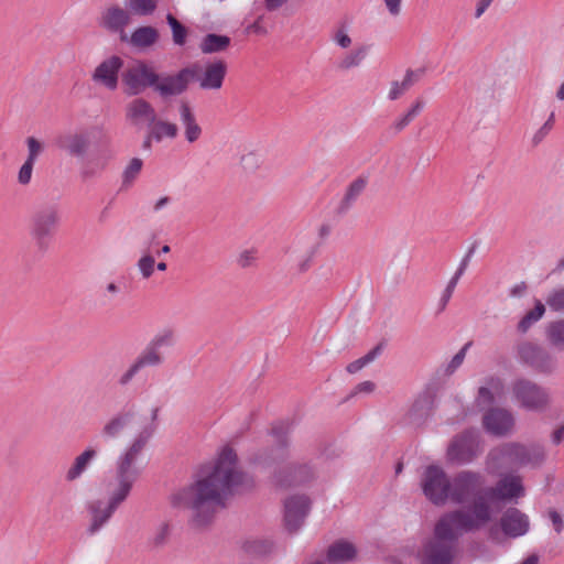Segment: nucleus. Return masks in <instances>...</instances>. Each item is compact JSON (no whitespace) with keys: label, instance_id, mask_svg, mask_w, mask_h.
Returning a JSON list of instances; mask_svg holds the SVG:
<instances>
[{"label":"nucleus","instance_id":"f257e3e1","mask_svg":"<svg viewBox=\"0 0 564 564\" xmlns=\"http://www.w3.org/2000/svg\"><path fill=\"white\" fill-rule=\"evenodd\" d=\"M235 451L224 447L210 469L172 495L174 507L191 510V523L195 528L209 525L235 491L252 487V478L239 469Z\"/></svg>","mask_w":564,"mask_h":564},{"label":"nucleus","instance_id":"f03ea898","mask_svg":"<svg viewBox=\"0 0 564 564\" xmlns=\"http://www.w3.org/2000/svg\"><path fill=\"white\" fill-rule=\"evenodd\" d=\"M158 412L156 408L150 415L141 414L133 409L122 411L108 420L101 430L105 440H113L121 435L130 438L117 456L110 476L132 490L148 465L145 451L155 432Z\"/></svg>","mask_w":564,"mask_h":564},{"label":"nucleus","instance_id":"7ed1b4c3","mask_svg":"<svg viewBox=\"0 0 564 564\" xmlns=\"http://www.w3.org/2000/svg\"><path fill=\"white\" fill-rule=\"evenodd\" d=\"M491 518L490 505L479 498L467 508L443 514L435 524L434 535L455 543L464 533L477 531Z\"/></svg>","mask_w":564,"mask_h":564},{"label":"nucleus","instance_id":"20e7f679","mask_svg":"<svg viewBox=\"0 0 564 564\" xmlns=\"http://www.w3.org/2000/svg\"><path fill=\"white\" fill-rule=\"evenodd\" d=\"M545 452L539 444L522 445L506 443L494 448L489 455V464L495 468L511 466H539L544 462Z\"/></svg>","mask_w":564,"mask_h":564},{"label":"nucleus","instance_id":"39448f33","mask_svg":"<svg viewBox=\"0 0 564 564\" xmlns=\"http://www.w3.org/2000/svg\"><path fill=\"white\" fill-rule=\"evenodd\" d=\"M105 491L107 495L106 501L97 499L88 506L91 517L90 533L97 532L107 523L115 511L129 498L132 489L110 476L105 481Z\"/></svg>","mask_w":564,"mask_h":564},{"label":"nucleus","instance_id":"423d86ee","mask_svg":"<svg viewBox=\"0 0 564 564\" xmlns=\"http://www.w3.org/2000/svg\"><path fill=\"white\" fill-rule=\"evenodd\" d=\"M62 221L61 204L57 200L39 203L30 216V236L40 247H46Z\"/></svg>","mask_w":564,"mask_h":564},{"label":"nucleus","instance_id":"0eeeda50","mask_svg":"<svg viewBox=\"0 0 564 564\" xmlns=\"http://www.w3.org/2000/svg\"><path fill=\"white\" fill-rule=\"evenodd\" d=\"M175 343V333L173 329L165 328L159 332L144 347L135 360L129 368L120 376L118 383L127 386L131 380L145 367H159L165 358L161 349L163 347H171Z\"/></svg>","mask_w":564,"mask_h":564},{"label":"nucleus","instance_id":"6e6552de","mask_svg":"<svg viewBox=\"0 0 564 564\" xmlns=\"http://www.w3.org/2000/svg\"><path fill=\"white\" fill-rule=\"evenodd\" d=\"M482 498L489 505V490L485 487V479L479 473L463 470L457 473L451 481L449 500L455 503L477 501Z\"/></svg>","mask_w":564,"mask_h":564},{"label":"nucleus","instance_id":"1a4fd4ad","mask_svg":"<svg viewBox=\"0 0 564 564\" xmlns=\"http://www.w3.org/2000/svg\"><path fill=\"white\" fill-rule=\"evenodd\" d=\"M121 82L126 95L137 96L149 87L154 89L158 82V73L150 64L135 59L123 69Z\"/></svg>","mask_w":564,"mask_h":564},{"label":"nucleus","instance_id":"9d476101","mask_svg":"<svg viewBox=\"0 0 564 564\" xmlns=\"http://www.w3.org/2000/svg\"><path fill=\"white\" fill-rule=\"evenodd\" d=\"M451 481L445 470L436 465L425 468L421 487L425 497L436 506H444L449 500Z\"/></svg>","mask_w":564,"mask_h":564},{"label":"nucleus","instance_id":"9b49d317","mask_svg":"<svg viewBox=\"0 0 564 564\" xmlns=\"http://www.w3.org/2000/svg\"><path fill=\"white\" fill-rule=\"evenodd\" d=\"M516 402L529 411H543L550 403L546 389L529 379H518L512 384Z\"/></svg>","mask_w":564,"mask_h":564},{"label":"nucleus","instance_id":"f8f14e48","mask_svg":"<svg viewBox=\"0 0 564 564\" xmlns=\"http://www.w3.org/2000/svg\"><path fill=\"white\" fill-rule=\"evenodd\" d=\"M517 357L520 362L543 375H551L557 369L556 358L531 341H522L517 346Z\"/></svg>","mask_w":564,"mask_h":564},{"label":"nucleus","instance_id":"ddd939ff","mask_svg":"<svg viewBox=\"0 0 564 564\" xmlns=\"http://www.w3.org/2000/svg\"><path fill=\"white\" fill-rule=\"evenodd\" d=\"M481 452L479 435L475 431H465L453 438L447 448V457L456 464H468Z\"/></svg>","mask_w":564,"mask_h":564},{"label":"nucleus","instance_id":"4468645a","mask_svg":"<svg viewBox=\"0 0 564 564\" xmlns=\"http://www.w3.org/2000/svg\"><path fill=\"white\" fill-rule=\"evenodd\" d=\"M457 547L455 543L444 541L435 535L427 539L417 553L421 564H453Z\"/></svg>","mask_w":564,"mask_h":564},{"label":"nucleus","instance_id":"2eb2a0df","mask_svg":"<svg viewBox=\"0 0 564 564\" xmlns=\"http://www.w3.org/2000/svg\"><path fill=\"white\" fill-rule=\"evenodd\" d=\"M91 130L79 128L59 134L56 145L72 158L84 159L91 147Z\"/></svg>","mask_w":564,"mask_h":564},{"label":"nucleus","instance_id":"dca6fc26","mask_svg":"<svg viewBox=\"0 0 564 564\" xmlns=\"http://www.w3.org/2000/svg\"><path fill=\"white\" fill-rule=\"evenodd\" d=\"M196 75L195 67H184L176 74L161 76L158 74V82L154 90L163 98L178 96L185 93L188 85Z\"/></svg>","mask_w":564,"mask_h":564},{"label":"nucleus","instance_id":"f3484780","mask_svg":"<svg viewBox=\"0 0 564 564\" xmlns=\"http://www.w3.org/2000/svg\"><path fill=\"white\" fill-rule=\"evenodd\" d=\"M191 67L196 68L194 80L198 83L200 89L219 90L223 87L227 74V64L225 61L218 59L208 63L203 69H200L198 64H194Z\"/></svg>","mask_w":564,"mask_h":564},{"label":"nucleus","instance_id":"a211bd4d","mask_svg":"<svg viewBox=\"0 0 564 564\" xmlns=\"http://www.w3.org/2000/svg\"><path fill=\"white\" fill-rule=\"evenodd\" d=\"M311 500L304 495H294L284 501V523L290 532L297 531L310 512Z\"/></svg>","mask_w":564,"mask_h":564},{"label":"nucleus","instance_id":"6ab92c4d","mask_svg":"<svg viewBox=\"0 0 564 564\" xmlns=\"http://www.w3.org/2000/svg\"><path fill=\"white\" fill-rule=\"evenodd\" d=\"M123 67V59L111 55L97 65L91 74L94 83L109 90H116L119 83V72Z\"/></svg>","mask_w":564,"mask_h":564},{"label":"nucleus","instance_id":"aec40b11","mask_svg":"<svg viewBox=\"0 0 564 564\" xmlns=\"http://www.w3.org/2000/svg\"><path fill=\"white\" fill-rule=\"evenodd\" d=\"M155 116L154 107L142 97L133 98L124 108L127 123L135 129H141L144 124L149 127L154 121Z\"/></svg>","mask_w":564,"mask_h":564},{"label":"nucleus","instance_id":"412c9836","mask_svg":"<svg viewBox=\"0 0 564 564\" xmlns=\"http://www.w3.org/2000/svg\"><path fill=\"white\" fill-rule=\"evenodd\" d=\"M272 434L275 437V445L259 457V463L267 467H273L272 477L274 478L275 470L283 468L286 464L291 463V453L288 447V437L284 434L279 433L276 429L272 430Z\"/></svg>","mask_w":564,"mask_h":564},{"label":"nucleus","instance_id":"4be33fe9","mask_svg":"<svg viewBox=\"0 0 564 564\" xmlns=\"http://www.w3.org/2000/svg\"><path fill=\"white\" fill-rule=\"evenodd\" d=\"M314 476L315 471L310 465L291 462L285 467L274 471V482L278 486L286 487L304 484Z\"/></svg>","mask_w":564,"mask_h":564},{"label":"nucleus","instance_id":"5701e85b","mask_svg":"<svg viewBox=\"0 0 564 564\" xmlns=\"http://www.w3.org/2000/svg\"><path fill=\"white\" fill-rule=\"evenodd\" d=\"M487 432L496 436H505L511 433L514 426V417L506 409H491L482 417Z\"/></svg>","mask_w":564,"mask_h":564},{"label":"nucleus","instance_id":"b1692460","mask_svg":"<svg viewBox=\"0 0 564 564\" xmlns=\"http://www.w3.org/2000/svg\"><path fill=\"white\" fill-rule=\"evenodd\" d=\"M502 532L510 538L524 535L530 527L528 517L516 508L508 509L500 519Z\"/></svg>","mask_w":564,"mask_h":564},{"label":"nucleus","instance_id":"393cba45","mask_svg":"<svg viewBox=\"0 0 564 564\" xmlns=\"http://www.w3.org/2000/svg\"><path fill=\"white\" fill-rule=\"evenodd\" d=\"M432 409V395L427 392L419 394L405 415L406 423L415 427L423 425L431 416Z\"/></svg>","mask_w":564,"mask_h":564},{"label":"nucleus","instance_id":"a878e982","mask_svg":"<svg viewBox=\"0 0 564 564\" xmlns=\"http://www.w3.org/2000/svg\"><path fill=\"white\" fill-rule=\"evenodd\" d=\"M130 12L118 7L112 6L107 8L101 15V25L109 31L120 32L121 41H127L128 36L123 29L130 23Z\"/></svg>","mask_w":564,"mask_h":564},{"label":"nucleus","instance_id":"bb28decb","mask_svg":"<svg viewBox=\"0 0 564 564\" xmlns=\"http://www.w3.org/2000/svg\"><path fill=\"white\" fill-rule=\"evenodd\" d=\"M97 456L98 451L93 446H87L73 459L72 464L65 473V480L67 482H75L80 479L97 458Z\"/></svg>","mask_w":564,"mask_h":564},{"label":"nucleus","instance_id":"cd10ccee","mask_svg":"<svg viewBox=\"0 0 564 564\" xmlns=\"http://www.w3.org/2000/svg\"><path fill=\"white\" fill-rule=\"evenodd\" d=\"M489 501L497 499H512L523 496L524 489L521 478L518 476H506L498 481L496 487L488 488Z\"/></svg>","mask_w":564,"mask_h":564},{"label":"nucleus","instance_id":"c85d7f7f","mask_svg":"<svg viewBox=\"0 0 564 564\" xmlns=\"http://www.w3.org/2000/svg\"><path fill=\"white\" fill-rule=\"evenodd\" d=\"M111 158L112 153L109 149L97 151L94 155L83 162L79 170L80 178L86 182L97 177L106 169Z\"/></svg>","mask_w":564,"mask_h":564},{"label":"nucleus","instance_id":"c756f323","mask_svg":"<svg viewBox=\"0 0 564 564\" xmlns=\"http://www.w3.org/2000/svg\"><path fill=\"white\" fill-rule=\"evenodd\" d=\"M178 113L182 127L184 129V137L188 143H195L202 137L203 129L197 122V119L187 101H181L178 105Z\"/></svg>","mask_w":564,"mask_h":564},{"label":"nucleus","instance_id":"7c9ffc66","mask_svg":"<svg viewBox=\"0 0 564 564\" xmlns=\"http://www.w3.org/2000/svg\"><path fill=\"white\" fill-rule=\"evenodd\" d=\"M313 246L306 245L303 240H296L286 249L289 259L301 272H305L314 257Z\"/></svg>","mask_w":564,"mask_h":564},{"label":"nucleus","instance_id":"2f4dec72","mask_svg":"<svg viewBox=\"0 0 564 564\" xmlns=\"http://www.w3.org/2000/svg\"><path fill=\"white\" fill-rule=\"evenodd\" d=\"M367 184L368 178L366 176H358L347 186L345 194L338 205V212L340 214L347 213L352 207L358 197L366 189Z\"/></svg>","mask_w":564,"mask_h":564},{"label":"nucleus","instance_id":"473e14b6","mask_svg":"<svg viewBox=\"0 0 564 564\" xmlns=\"http://www.w3.org/2000/svg\"><path fill=\"white\" fill-rule=\"evenodd\" d=\"M159 31L153 26H140L135 29L127 40L137 48H148L159 41Z\"/></svg>","mask_w":564,"mask_h":564},{"label":"nucleus","instance_id":"72a5a7b5","mask_svg":"<svg viewBox=\"0 0 564 564\" xmlns=\"http://www.w3.org/2000/svg\"><path fill=\"white\" fill-rule=\"evenodd\" d=\"M356 547L347 541H338L329 546L327 560L332 564H340L355 558Z\"/></svg>","mask_w":564,"mask_h":564},{"label":"nucleus","instance_id":"f704fd0d","mask_svg":"<svg viewBox=\"0 0 564 564\" xmlns=\"http://www.w3.org/2000/svg\"><path fill=\"white\" fill-rule=\"evenodd\" d=\"M151 137H154L156 142L162 141L164 138L175 139L178 134V127L176 123L158 119V115L151 124L149 126Z\"/></svg>","mask_w":564,"mask_h":564},{"label":"nucleus","instance_id":"c9c22d12","mask_svg":"<svg viewBox=\"0 0 564 564\" xmlns=\"http://www.w3.org/2000/svg\"><path fill=\"white\" fill-rule=\"evenodd\" d=\"M230 45V37L219 34H207L199 44V48L204 54H213L224 52Z\"/></svg>","mask_w":564,"mask_h":564},{"label":"nucleus","instance_id":"e433bc0d","mask_svg":"<svg viewBox=\"0 0 564 564\" xmlns=\"http://www.w3.org/2000/svg\"><path fill=\"white\" fill-rule=\"evenodd\" d=\"M501 390V381L496 378L487 380L486 386H481L478 390L476 402L479 406L485 408L494 403L495 397Z\"/></svg>","mask_w":564,"mask_h":564},{"label":"nucleus","instance_id":"4c0bfd02","mask_svg":"<svg viewBox=\"0 0 564 564\" xmlns=\"http://www.w3.org/2000/svg\"><path fill=\"white\" fill-rule=\"evenodd\" d=\"M368 53V47L362 45L346 54L338 63V68L343 70L357 67L361 64Z\"/></svg>","mask_w":564,"mask_h":564},{"label":"nucleus","instance_id":"58836bf2","mask_svg":"<svg viewBox=\"0 0 564 564\" xmlns=\"http://www.w3.org/2000/svg\"><path fill=\"white\" fill-rule=\"evenodd\" d=\"M262 163V154L257 150H252L242 154L239 160V166L246 173L257 172L261 167Z\"/></svg>","mask_w":564,"mask_h":564},{"label":"nucleus","instance_id":"ea45409f","mask_svg":"<svg viewBox=\"0 0 564 564\" xmlns=\"http://www.w3.org/2000/svg\"><path fill=\"white\" fill-rule=\"evenodd\" d=\"M544 312V304L538 301L534 308L529 311L519 322L518 330L521 333H527L530 327L543 316Z\"/></svg>","mask_w":564,"mask_h":564},{"label":"nucleus","instance_id":"a19ab883","mask_svg":"<svg viewBox=\"0 0 564 564\" xmlns=\"http://www.w3.org/2000/svg\"><path fill=\"white\" fill-rule=\"evenodd\" d=\"M156 0H124L130 12L138 15H149L156 9Z\"/></svg>","mask_w":564,"mask_h":564},{"label":"nucleus","instance_id":"79ce46f5","mask_svg":"<svg viewBox=\"0 0 564 564\" xmlns=\"http://www.w3.org/2000/svg\"><path fill=\"white\" fill-rule=\"evenodd\" d=\"M546 336L554 347L564 349V319L551 323Z\"/></svg>","mask_w":564,"mask_h":564},{"label":"nucleus","instance_id":"37998d69","mask_svg":"<svg viewBox=\"0 0 564 564\" xmlns=\"http://www.w3.org/2000/svg\"><path fill=\"white\" fill-rule=\"evenodd\" d=\"M166 21L172 30L173 42L176 45H184L187 36V29L170 13L166 15Z\"/></svg>","mask_w":564,"mask_h":564},{"label":"nucleus","instance_id":"c03bdc74","mask_svg":"<svg viewBox=\"0 0 564 564\" xmlns=\"http://www.w3.org/2000/svg\"><path fill=\"white\" fill-rule=\"evenodd\" d=\"M381 346L378 345L375 348H372L368 354H366L364 357L350 362L347 365L346 369L349 373H356L359 370H361L364 367L372 362L380 354Z\"/></svg>","mask_w":564,"mask_h":564},{"label":"nucleus","instance_id":"a18cd8bd","mask_svg":"<svg viewBox=\"0 0 564 564\" xmlns=\"http://www.w3.org/2000/svg\"><path fill=\"white\" fill-rule=\"evenodd\" d=\"M143 162L139 158H133L123 172V184H131L141 172Z\"/></svg>","mask_w":564,"mask_h":564},{"label":"nucleus","instance_id":"49530a36","mask_svg":"<svg viewBox=\"0 0 564 564\" xmlns=\"http://www.w3.org/2000/svg\"><path fill=\"white\" fill-rule=\"evenodd\" d=\"M34 164L35 162L25 160L21 165L17 177V181L21 186H28L31 183Z\"/></svg>","mask_w":564,"mask_h":564},{"label":"nucleus","instance_id":"de8ad7c7","mask_svg":"<svg viewBox=\"0 0 564 564\" xmlns=\"http://www.w3.org/2000/svg\"><path fill=\"white\" fill-rule=\"evenodd\" d=\"M28 147V156L25 160L36 162L39 155L43 152V143L34 137H29L25 140Z\"/></svg>","mask_w":564,"mask_h":564},{"label":"nucleus","instance_id":"09e8293b","mask_svg":"<svg viewBox=\"0 0 564 564\" xmlns=\"http://www.w3.org/2000/svg\"><path fill=\"white\" fill-rule=\"evenodd\" d=\"M547 305L556 312H564V289L553 291L546 299Z\"/></svg>","mask_w":564,"mask_h":564},{"label":"nucleus","instance_id":"8fccbe9b","mask_svg":"<svg viewBox=\"0 0 564 564\" xmlns=\"http://www.w3.org/2000/svg\"><path fill=\"white\" fill-rule=\"evenodd\" d=\"M155 260L152 256L145 254L138 261V268L144 279H149L154 271Z\"/></svg>","mask_w":564,"mask_h":564},{"label":"nucleus","instance_id":"3c124183","mask_svg":"<svg viewBox=\"0 0 564 564\" xmlns=\"http://www.w3.org/2000/svg\"><path fill=\"white\" fill-rule=\"evenodd\" d=\"M333 41L341 48H348L352 41L345 26L338 28L333 34Z\"/></svg>","mask_w":564,"mask_h":564},{"label":"nucleus","instance_id":"603ef678","mask_svg":"<svg viewBox=\"0 0 564 564\" xmlns=\"http://www.w3.org/2000/svg\"><path fill=\"white\" fill-rule=\"evenodd\" d=\"M468 346L469 344L465 345L447 364L445 368L447 375H452L456 369H458L463 365Z\"/></svg>","mask_w":564,"mask_h":564},{"label":"nucleus","instance_id":"864d4df0","mask_svg":"<svg viewBox=\"0 0 564 564\" xmlns=\"http://www.w3.org/2000/svg\"><path fill=\"white\" fill-rule=\"evenodd\" d=\"M408 90L409 89L405 86H403L402 82L394 80L391 83L388 97L390 100H397Z\"/></svg>","mask_w":564,"mask_h":564},{"label":"nucleus","instance_id":"5fc2aeb1","mask_svg":"<svg viewBox=\"0 0 564 564\" xmlns=\"http://www.w3.org/2000/svg\"><path fill=\"white\" fill-rule=\"evenodd\" d=\"M549 518L554 527L555 532L560 534L564 529V521L562 516L555 510H550Z\"/></svg>","mask_w":564,"mask_h":564},{"label":"nucleus","instance_id":"6e6d98bb","mask_svg":"<svg viewBox=\"0 0 564 564\" xmlns=\"http://www.w3.org/2000/svg\"><path fill=\"white\" fill-rule=\"evenodd\" d=\"M414 118L406 111L402 117L393 122V129L397 132L402 131Z\"/></svg>","mask_w":564,"mask_h":564},{"label":"nucleus","instance_id":"4d7b16f0","mask_svg":"<svg viewBox=\"0 0 564 564\" xmlns=\"http://www.w3.org/2000/svg\"><path fill=\"white\" fill-rule=\"evenodd\" d=\"M414 118L406 111L402 117L393 122V129L397 132L402 131Z\"/></svg>","mask_w":564,"mask_h":564},{"label":"nucleus","instance_id":"13d9d810","mask_svg":"<svg viewBox=\"0 0 564 564\" xmlns=\"http://www.w3.org/2000/svg\"><path fill=\"white\" fill-rule=\"evenodd\" d=\"M419 77H420L419 72L408 69L404 75V78L402 80L403 86H405L408 89H410L419 80Z\"/></svg>","mask_w":564,"mask_h":564},{"label":"nucleus","instance_id":"bf43d9fd","mask_svg":"<svg viewBox=\"0 0 564 564\" xmlns=\"http://www.w3.org/2000/svg\"><path fill=\"white\" fill-rule=\"evenodd\" d=\"M383 1H384L388 12L392 17H397L400 14L402 0H383Z\"/></svg>","mask_w":564,"mask_h":564},{"label":"nucleus","instance_id":"052dcab7","mask_svg":"<svg viewBox=\"0 0 564 564\" xmlns=\"http://www.w3.org/2000/svg\"><path fill=\"white\" fill-rule=\"evenodd\" d=\"M376 389V384L372 381H364L356 386L352 395L358 393H371Z\"/></svg>","mask_w":564,"mask_h":564},{"label":"nucleus","instance_id":"680f3d73","mask_svg":"<svg viewBox=\"0 0 564 564\" xmlns=\"http://www.w3.org/2000/svg\"><path fill=\"white\" fill-rule=\"evenodd\" d=\"M467 262H468V259L465 258L463 260V262L460 263L458 270L456 271V273L454 274V276L449 280L447 286H449V289H454L456 288L457 285V282L459 280V278L462 276V274L464 273L466 267H467Z\"/></svg>","mask_w":564,"mask_h":564},{"label":"nucleus","instance_id":"e2e57ef3","mask_svg":"<svg viewBox=\"0 0 564 564\" xmlns=\"http://www.w3.org/2000/svg\"><path fill=\"white\" fill-rule=\"evenodd\" d=\"M254 260V252L253 251H243L238 259V263L242 268L249 267Z\"/></svg>","mask_w":564,"mask_h":564},{"label":"nucleus","instance_id":"0e129e2a","mask_svg":"<svg viewBox=\"0 0 564 564\" xmlns=\"http://www.w3.org/2000/svg\"><path fill=\"white\" fill-rule=\"evenodd\" d=\"M494 0H479L476 6L475 18H480Z\"/></svg>","mask_w":564,"mask_h":564},{"label":"nucleus","instance_id":"69168bd1","mask_svg":"<svg viewBox=\"0 0 564 564\" xmlns=\"http://www.w3.org/2000/svg\"><path fill=\"white\" fill-rule=\"evenodd\" d=\"M453 292H454V289H449V286H446V289L444 290L443 295L441 297V301H440V304H441L440 311H443L446 307L449 299L452 297Z\"/></svg>","mask_w":564,"mask_h":564},{"label":"nucleus","instance_id":"338daca9","mask_svg":"<svg viewBox=\"0 0 564 564\" xmlns=\"http://www.w3.org/2000/svg\"><path fill=\"white\" fill-rule=\"evenodd\" d=\"M424 108V101L422 99H416L415 102L411 106L408 112L415 118L421 110Z\"/></svg>","mask_w":564,"mask_h":564},{"label":"nucleus","instance_id":"774afa93","mask_svg":"<svg viewBox=\"0 0 564 564\" xmlns=\"http://www.w3.org/2000/svg\"><path fill=\"white\" fill-rule=\"evenodd\" d=\"M289 0H265L264 4H265L267 10L274 11V10L281 8Z\"/></svg>","mask_w":564,"mask_h":564}]
</instances>
